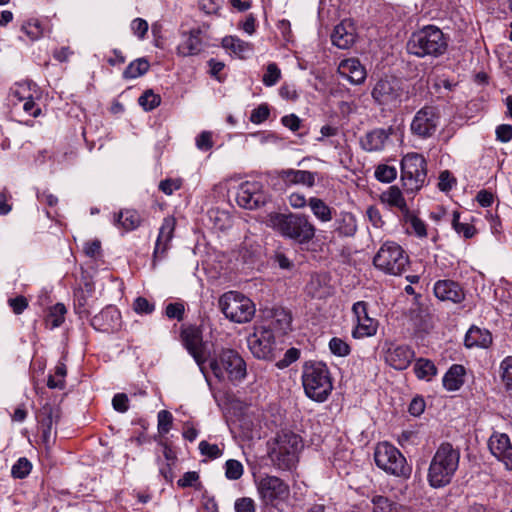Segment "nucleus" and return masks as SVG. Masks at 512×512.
I'll use <instances>...</instances> for the list:
<instances>
[{
	"label": "nucleus",
	"mask_w": 512,
	"mask_h": 512,
	"mask_svg": "<svg viewBox=\"0 0 512 512\" xmlns=\"http://www.w3.org/2000/svg\"><path fill=\"white\" fill-rule=\"evenodd\" d=\"M257 493L265 505H275L285 500L290 493L289 485L281 478L265 474L255 481Z\"/></svg>",
	"instance_id": "12"
},
{
	"label": "nucleus",
	"mask_w": 512,
	"mask_h": 512,
	"mask_svg": "<svg viewBox=\"0 0 512 512\" xmlns=\"http://www.w3.org/2000/svg\"><path fill=\"white\" fill-rule=\"evenodd\" d=\"M234 509L235 512H256V504L250 497H241L235 501Z\"/></svg>",
	"instance_id": "59"
},
{
	"label": "nucleus",
	"mask_w": 512,
	"mask_h": 512,
	"mask_svg": "<svg viewBox=\"0 0 512 512\" xmlns=\"http://www.w3.org/2000/svg\"><path fill=\"white\" fill-rule=\"evenodd\" d=\"M161 98L158 94H155L152 90L145 91L138 99L139 105L145 111H151L160 105Z\"/></svg>",
	"instance_id": "46"
},
{
	"label": "nucleus",
	"mask_w": 512,
	"mask_h": 512,
	"mask_svg": "<svg viewBox=\"0 0 512 512\" xmlns=\"http://www.w3.org/2000/svg\"><path fill=\"white\" fill-rule=\"evenodd\" d=\"M133 308L138 314H151L155 310V305L145 297H137L134 300Z\"/></svg>",
	"instance_id": "56"
},
{
	"label": "nucleus",
	"mask_w": 512,
	"mask_h": 512,
	"mask_svg": "<svg viewBox=\"0 0 512 512\" xmlns=\"http://www.w3.org/2000/svg\"><path fill=\"white\" fill-rule=\"evenodd\" d=\"M199 451L201 455L209 459H217L223 454V449H221L217 444H211L205 440L199 443Z\"/></svg>",
	"instance_id": "51"
},
{
	"label": "nucleus",
	"mask_w": 512,
	"mask_h": 512,
	"mask_svg": "<svg viewBox=\"0 0 512 512\" xmlns=\"http://www.w3.org/2000/svg\"><path fill=\"white\" fill-rule=\"evenodd\" d=\"M38 422L42 432V439L45 444H50L53 439V431L60 419V409L56 406L45 404L37 414Z\"/></svg>",
	"instance_id": "22"
},
{
	"label": "nucleus",
	"mask_w": 512,
	"mask_h": 512,
	"mask_svg": "<svg viewBox=\"0 0 512 512\" xmlns=\"http://www.w3.org/2000/svg\"><path fill=\"white\" fill-rule=\"evenodd\" d=\"M278 175L286 184H301L311 188L315 185V176L317 173L307 170L284 169L281 170Z\"/></svg>",
	"instance_id": "29"
},
{
	"label": "nucleus",
	"mask_w": 512,
	"mask_h": 512,
	"mask_svg": "<svg viewBox=\"0 0 512 512\" xmlns=\"http://www.w3.org/2000/svg\"><path fill=\"white\" fill-rule=\"evenodd\" d=\"M270 115V109L267 104H260L258 107L252 110L250 115V121L254 124H261L267 120Z\"/></svg>",
	"instance_id": "54"
},
{
	"label": "nucleus",
	"mask_w": 512,
	"mask_h": 512,
	"mask_svg": "<svg viewBox=\"0 0 512 512\" xmlns=\"http://www.w3.org/2000/svg\"><path fill=\"white\" fill-rule=\"evenodd\" d=\"M451 222L453 229L466 239H470L476 234V228L472 224L460 222V213L458 211L453 212Z\"/></svg>",
	"instance_id": "43"
},
{
	"label": "nucleus",
	"mask_w": 512,
	"mask_h": 512,
	"mask_svg": "<svg viewBox=\"0 0 512 512\" xmlns=\"http://www.w3.org/2000/svg\"><path fill=\"white\" fill-rule=\"evenodd\" d=\"M373 100L383 109L394 110L407 98V91L397 78L380 79L371 92Z\"/></svg>",
	"instance_id": "10"
},
{
	"label": "nucleus",
	"mask_w": 512,
	"mask_h": 512,
	"mask_svg": "<svg viewBox=\"0 0 512 512\" xmlns=\"http://www.w3.org/2000/svg\"><path fill=\"white\" fill-rule=\"evenodd\" d=\"M91 325L102 331L117 329L120 326V312L113 306L106 307L92 318Z\"/></svg>",
	"instance_id": "27"
},
{
	"label": "nucleus",
	"mask_w": 512,
	"mask_h": 512,
	"mask_svg": "<svg viewBox=\"0 0 512 512\" xmlns=\"http://www.w3.org/2000/svg\"><path fill=\"white\" fill-rule=\"evenodd\" d=\"M427 178V163L419 153H408L401 160V181L409 192L420 190Z\"/></svg>",
	"instance_id": "11"
},
{
	"label": "nucleus",
	"mask_w": 512,
	"mask_h": 512,
	"mask_svg": "<svg viewBox=\"0 0 512 512\" xmlns=\"http://www.w3.org/2000/svg\"><path fill=\"white\" fill-rule=\"evenodd\" d=\"M266 225L286 240L298 245L309 244L315 237L316 227L309 217L300 213L268 214Z\"/></svg>",
	"instance_id": "1"
},
{
	"label": "nucleus",
	"mask_w": 512,
	"mask_h": 512,
	"mask_svg": "<svg viewBox=\"0 0 512 512\" xmlns=\"http://www.w3.org/2000/svg\"><path fill=\"white\" fill-rule=\"evenodd\" d=\"M373 512H399V505L385 496L376 495L371 500Z\"/></svg>",
	"instance_id": "42"
},
{
	"label": "nucleus",
	"mask_w": 512,
	"mask_h": 512,
	"mask_svg": "<svg viewBox=\"0 0 512 512\" xmlns=\"http://www.w3.org/2000/svg\"><path fill=\"white\" fill-rule=\"evenodd\" d=\"M434 295L441 301H449L455 304L465 299V292L459 283L452 280H438L434 284Z\"/></svg>",
	"instance_id": "24"
},
{
	"label": "nucleus",
	"mask_w": 512,
	"mask_h": 512,
	"mask_svg": "<svg viewBox=\"0 0 512 512\" xmlns=\"http://www.w3.org/2000/svg\"><path fill=\"white\" fill-rule=\"evenodd\" d=\"M465 367L460 364L452 365L443 376V386L448 391H457L464 384Z\"/></svg>",
	"instance_id": "32"
},
{
	"label": "nucleus",
	"mask_w": 512,
	"mask_h": 512,
	"mask_svg": "<svg viewBox=\"0 0 512 512\" xmlns=\"http://www.w3.org/2000/svg\"><path fill=\"white\" fill-rule=\"evenodd\" d=\"M381 201L389 206L400 209L402 212L408 213L406 200L397 186H390L385 192H383L381 194Z\"/></svg>",
	"instance_id": "36"
},
{
	"label": "nucleus",
	"mask_w": 512,
	"mask_h": 512,
	"mask_svg": "<svg viewBox=\"0 0 512 512\" xmlns=\"http://www.w3.org/2000/svg\"><path fill=\"white\" fill-rule=\"evenodd\" d=\"M406 222L410 225L411 229L418 237H426L427 230L425 223L413 214L407 216Z\"/></svg>",
	"instance_id": "55"
},
{
	"label": "nucleus",
	"mask_w": 512,
	"mask_h": 512,
	"mask_svg": "<svg viewBox=\"0 0 512 512\" xmlns=\"http://www.w3.org/2000/svg\"><path fill=\"white\" fill-rule=\"evenodd\" d=\"M356 39L355 27L349 20L335 26L331 35L332 43L340 49H348Z\"/></svg>",
	"instance_id": "26"
},
{
	"label": "nucleus",
	"mask_w": 512,
	"mask_h": 512,
	"mask_svg": "<svg viewBox=\"0 0 512 512\" xmlns=\"http://www.w3.org/2000/svg\"><path fill=\"white\" fill-rule=\"evenodd\" d=\"M496 138L502 143L512 140V126L509 124H501L496 128Z\"/></svg>",
	"instance_id": "64"
},
{
	"label": "nucleus",
	"mask_w": 512,
	"mask_h": 512,
	"mask_svg": "<svg viewBox=\"0 0 512 512\" xmlns=\"http://www.w3.org/2000/svg\"><path fill=\"white\" fill-rule=\"evenodd\" d=\"M374 460L378 468L390 475L408 478L411 474L412 468L408 465L406 458L388 442H380L376 445Z\"/></svg>",
	"instance_id": "7"
},
{
	"label": "nucleus",
	"mask_w": 512,
	"mask_h": 512,
	"mask_svg": "<svg viewBox=\"0 0 512 512\" xmlns=\"http://www.w3.org/2000/svg\"><path fill=\"white\" fill-rule=\"evenodd\" d=\"M409 260L403 248L393 241L385 242L373 258L374 266L390 275H401Z\"/></svg>",
	"instance_id": "9"
},
{
	"label": "nucleus",
	"mask_w": 512,
	"mask_h": 512,
	"mask_svg": "<svg viewBox=\"0 0 512 512\" xmlns=\"http://www.w3.org/2000/svg\"><path fill=\"white\" fill-rule=\"evenodd\" d=\"M21 29L31 40H37L43 35V28L37 20L28 21Z\"/></svg>",
	"instance_id": "53"
},
{
	"label": "nucleus",
	"mask_w": 512,
	"mask_h": 512,
	"mask_svg": "<svg viewBox=\"0 0 512 512\" xmlns=\"http://www.w3.org/2000/svg\"><path fill=\"white\" fill-rule=\"evenodd\" d=\"M225 477L229 480H238L244 473L242 463L235 459H229L225 462Z\"/></svg>",
	"instance_id": "47"
},
{
	"label": "nucleus",
	"mask_w": 512,
	"mask_h": 512,
	"mask_svg": "<svg viewBox=\"0 0 512 512\" xmlns=\"http://www.w3.org/2000/svg\"><path fill=\"white\" fill-rule=\"evenodd\" d=\"M157 420H158V432L162 435L167 434L172 427V421H173L172 414L167 410H161L158 412Z\"/></svg>",
	"instance_id": "52"
},
{
	"label": "nucleus",
	"mask_w": 512,
	"mask_h": 512,
	"mask_svg": "<svg viewBox=\"0 0 512 512\" xmlns=\"http://www.w3.org/2000/svg\"><path fill=\"white\" fill-rule=\"evenodd\" d=\"M464 344L467 348H488L492 344V334L487 329L472 326L465 335Z\"/></svg>",
	"instance_id": "30"
},
{
	"label": "nucleus",
	"mask_w": 512,
	"mask_h": 512,
	"mask_svg": "<svg viewBox=\"0 0 512 512\" xmlns=\"http://www.w3.org/2000/svg\"><path fill=\"white\" fill-rule=\"evenodd\" d=\"M219 307L225 317L235 323H247L255 315V305L250 298L237 291H228L219 298Z\"/></svg>",
	"instance_id": "8"
},
{
	"label": "nucleus",
	"mask_w": 512,
	"mask_h": 512,
	"mask_svg": "<svg viewBox=\"0 0 512 512\" xmlns=\"http://www.w3.org/2000/svg\"><path fill=\"white\" fill-rule=\"evenodd\" d=\"M150 64L145 58L132 61L123 72L126 79H135L144 75L149 70Z\"/></svg>",
	"instance_id": "40"
},
{
	"label": "nucleus",
	"mask_w": 512,
	"mask_h": 512,
	"mask_svg": "<svg viewBox=\"0 0 512 512\" xmlns=\"http://www.w3.org/2000/svg\"><path fill=\"white\" fill-rule=\"evenodd\" d=\"M352 312L357 324L352 330L355 339L374 336L378 330V321L368 314V304L365 301H358L353 304Z\"/></svg>",
	"instance_id": "19"
},
{
	"label": "nucleus",
	"mask_w": 512,
	"mask_h": 512,
	"mask_svg": "<svg viewBox=\"0 0 512 512\" xmlns=\"http://www.w3.org/2000/svg\"><path fill=\"white\" fill-rule=\"evenodd\" d=\"M448 42L444 33L434 25H427L411 34L407 51L417 57H438L447 50Z\"/></svg>",
	"instance_id": "4"
},
{
	"label": "nucleus",
	"mask_w": 512,
	"mask_h": 512,
	"mask_svg": "<svg viewBox=\"0 0 512 512\" xmlns=\"http://www.w3.org/2000/svg\"><path fill=\"white\" fill-rule=\"evenodd\" d=\"M32 469L31 462L25 458H19L16 463L12 466L11 475L16 479H23L29 475Z\"/></svg>",
	"instance_id": "48"
},
{
	"label": "nucleus",
	"mask_w": 512,
	"mask_h": 512,
	"mask_svg": "<svg viewBox=\"0 0 512 512\" xmlns=\"http://www.w3.org/2000/svg\"><path fill=\"white\" fill-rule=\"evenodd\" d=\"M397 176V170L394 166L386 164L379 165L375 170V177L381 182H391Z\"/></svg>",
	"instance_id": "50"
},
{
	"label": "nucleus",
	"mask_w": 512,
	"mask_h": 512,
	"mask_svg": "<svg viewBox=\"0 0 512 512\" xmlns=\"http://www.w3.org/2000/svg\"><path fill=\"white\" fill-rule=\"evenodd\" d=\"M175 228V217L167 216L163 219L153 251V263L166 256L167 251L171 248V241L174 237Z\"/></svg>",
	"instance_id": "21"
},
{
	"label": "nucleus",
	"mask_w": 512,
	"mask_h": 512,
	"mask_svg": "<svg viewBox=\"0 0 512 512\" xmlns=\"http://www.w3.org/2000/svg\"><path fill=\"white\" fill-rule=\"evenodd\" d=\"M67 309L64 304L57 303L48 309L45 318L46 325L51 329L59 327L65 320Z\"/></svg>",
	"instance_id": "39"
},
{
	"label": "nucleus",
	"mask_w": 512,
	"mask_h": 512,
	"mask_svg": "<svg viewBox=\"0 0 512 512\" xmlns=\"http://www.w3.org/2000/svg\"><path fill=\"white\" fill-rule=\"evenodd\" d=\"M414 373L418 379L430 381L437 374V368L431 360L419 358L415 361Z\"/></svg>",
	"instance_id": "38"
},
{
	"label": "nucleus",
	"mask_w": 512,
	"mask_h": 512,
	"mask_svg": "<svg viewBox=\"0 0 512 512\" xmlns=\"http://www.w3.org/2000/svg\"><path fill=\"white\" fill-rule=\"evenodd\" d=\"M236 201L240 207L251 210L264 205L267 195L260 182L246 181L239 186Z\"/></svg>",
	"instance_id": "17"
},
{
	"label": "nucleus",
	"mask_w": 512,
	"mask_h": 512,
	"mask_svg": "<svg viewBox=\"0 0 512 512\" xmlns=\"http://www.w3.org/2000/svg\"><path fill=\"white\" fill-rule=\"evenodd\" d=\"M440 123V113L434 106H424L418 110L410 124V131L415 137L426 140L433 137Z\"/></svg>",
	"instance_id": "13"
},
{
	"label": "nucleus",
	"mask_w": 512,
	"mask_h": 512,
	"mask_svg": "<svg viewBox=\"0 0 512 512\" xmlns=\"http://www.w3.org/2000/svg\"><path fill=\"white\" fill-rule=\"evenodd\" d=\"M281 123L283 126L291 130L292 132H296L301 127V119L296 114L285 115L281 118Z\"/></svg>",
	"instance_id": "63"
},
{
	"label": "nucleus",
	"mask_w": 512,
	"mask_h": 512,
	"mask_svg": "<svg viewBox=\"0 0 512 512\" xmlns=\"http://www.w3.org/2000/svg\"><path fill=\"white\" fill-rule=\"evenodd\" d=\"M66 374V365L62 362H59L55 367L54 375H50L48 377L47 386L51 389H63L65 386Z\"/></svg>",
	"instance_id": "41"
},
{
	"label": "nucleus",
	"mask_w": 512,
	"mask_h": 512,
	"mask_svg": "<svg viewBox=\"0 0 512 512\" xmlns=\"http://www.w3.org/2000/svg\"><path fill=\"white\" fill-rule=\"evenodd\" d=\"M338 73L352 84H361L366 79V70L356 58L342 60L338 65Z\"/></svg>",
	"instance_id": "25"
},
{
	"label": "nucleus",
	"mask_w": 512,
	"mask_h": 512,
	"mask_svg": "<svg viewBox=\"0 0 512 512\" xmlns=\"http://www.w3.org/2000/svg\"><path fill=\"white\" fill-rule=\"evenodd\" d=\"M302 448L303 441L298 434L292 431H282L270 444L268 455L276 469L292 471L297 466Z\"/></svg>",
	"instance_id": "3"
},
{
	"label": "nucleus",
	"mask_w": 512,
	"mask_h": 512,
	"mask_svg": "<svg viewBox=\"0 0 512 512\" xmlns=\"http://www.w3.org/2000/svg\"><path fill=\"white\" fill-rule=\"evenodd\" d=\"M460 451L448 442L440 444L433 455L427 472L430 487L439 489L448 486L458 470Z\"/></svg>",
	"instance_id": "2"
},
{
	"label": "nucleus",
	"mask_w": 512,
	"mask_h": 512,
	"mask_svg": "<svg viewBox=\"0 0 512 512\" xmlns=\"http://www.w3.org/2000/svg\"><path fill=\"white\" fill-rule=\"evenodd\" d=\"M334 226L340 237H353L357 231V220L351 212L342 211L335 219Z\"/></svg>",
	"instance_id": "31"
},
{
	"label": "nucleus",
	"mask_w": 512,
	"mask_h": 512,
	"mask_svg": "<svg viewBox=\"0 0 512 512\" xmlns=\"http://www.w3.org/2000/svg\"><path fill=\"white\" fill-rule=\"evenodd\" d=\"M299 357L300 350L292 347L285 352L283 358L277 362L276 366L280 369L286 368L297 361Z\"/></svg>",
	"instance_id": "58"
},
{
	"label": "nucleus",
	"mask_w": 512,
	"mask_h": 512,
	"mask_svg": "<svg viewBox=\"0 0 512 512\" xmlns=\"http://www.w3.org/2000/svg\"><path fill=\"white\" fill-rule=\"evenodd\" d=\"M500 377L505 388L512 390V356H507L501 361Z\"/></svg>",
	"instance_id": "45"
},
{
	"label": "nucleus",
	"mask_w": 512,
	"mask_h": 512,
	"mask_svg": "<svg viewBox=\"0 0 512 512\" xmlns=\"http://www.w3.org/2000/svg\"><path fill=\"white\" fill-rule=\"evenodd\" d=\"M302 385L305 394L316 402L327 400L333 389L328 367L322 362H305L302 370Z\"/></svg>",
	"instance_id": "5"
},
{
	"label": "nucleus",
	"mask_w": 512,
	"mask_h": 512,
	"mask_svg": "<svg viewBox=\"0 0 512 512\" xmlns=\"http://www.w3.org/2000/svg\"><path fill=\"white\" fill-rule=\"evenodd\" d=\"M281 79V70L278 65L274 62H271L267 65L266 71L262 77V83L266 87H272L276 85Z\"/></svg>",
	"instance_id": "44"
},
{
	"label": "nucleus",
	"mask_w": 512,
	"mask_h": 512,
	"mask_svg": "<svg viewBox=\"0 0 512 512\" xmlns=\"http://www.w3.org/2000/svg\"><path fill=\"white\" fill-rule=\"evenodd\" d=\"M292 316L291 313L282 308H274L271 311V324L274 329L282 334H286L291 330Z\"/></svg>",
	"instance_id": "34"
},
{
	"label": "nucleus",
	"mask_w": 512,
	"mask_h": 512,
	"mask_svg": "<svg viewBox=\"0 0 512 512\" xmlns=\"http://www.w3.org/2000/svg\"><path fill=\"white\" fill-rule=\"evenodd\" d=\"M115 223L123 227L126 231H132L141 224V217L136 210L126 209L120 211Z\"/></svg>",
	"instance_id": "37"
},
{
	"label": "nucleus",
	"mask_w": 512,
	"mask_h": 512,
	"mask_svg": "<svg viewBox=\"0 0 512 512\" xmlns=\"http://www.w3.org/2000/svg\"><path fill=\"white\" fill-rule=\"evenodd\" d=\"M185 307L180 302L169 303L166 306L165 314L170 319L181 321L184 317Z\"/></svg>",
	"instance_id": "57"
},
{
	"label": "nucleus",
	"mask_w": 512,
	"mask_h": 512,
	"mask_svg": "<svg viewBox=\"0 0 512 512\" xmlns=\"http://www.w3.org/2000/svg\"><path fill=\"white\" fill-rule=\"evenodd\" d=\"M308 206L314 217L321 222H329L333 218V209L329 207L322 199L311 197L308 199Z\"/></svg>",
	"instance_id": "35"
},
{
	"label": "nucleus",
	"mask_w": 512,
	"mask_h": 512,
	"mask_svg": "<svg viewBox=\"0 0 512 512\" xmlns=\"http://www.w3.org/2000/svg\"><path fill=\"white\" fill-rule=\"evenodd\" d=\"M181 184L179 179H166L160 182L159 189L166 195H172L180 189Z\"/></svg>",
	"instance_id": "61"
},
{
	"label": "nucleus",
	"mask_w": 512,
	"mask_h": 512,
	"mask_svg": "<svg viewBox=\"0 0 512 512\" xmlns=\"http://www.w3.org/2000/svg\"><path fill=\"white\" fill-rule=\"evenodd\" d=\"M202 50L201 30L192 29L188 33L182 34V41L177 46V53L180 56L197 55Z\"/></svg>",
	"instance_id": "28"
},
{
	"label": "nucleus",
	"mask_w": 512,
	"mask_h": 512,
	"mask_svg": "<svg viewBox=\"0 0 512 512\" xmlns=\"http://www.w3.org/2000/svg\"><path fill=\"white\" fill-rule=\"evenodd\" d=\"M222 46L241 59L247 58L253 51V46L251 43L246 42L236 36L224 37L222 39Z\"/></svg>",
	"instance_id": "33"
},
{
	"label": "nucleus",
	"mask_w": 512,
	"mask_h": 512,
	"mask_svg": "<svg viewBox=\"0 0 512 512\" xmlns=\"http://www.w3.org/2000/svg\"><path fill=\"white\" fill-rule=\"evenodd\" d=\"M212 132L202 131L196 137V147L201 151H208L213 147Z\"/></svg>",
	"instance_id": "60"
},
{
	"label": "nucleus",
	"mask_w": 512,
	"mask_h": 512,
	"mask_svg": "<svg viewBox=\"0 0 512 512\" xmlns=\"http://www.w3.org/2000/svg\"><path fill=\"white\" fill-rule=\"evenodd\" d=\"M415 358V351L406 344L385 342L384 360L387 365L395 370L407 369Z\"/></svg>",
	"instance_id": "18"
},
{
	"label": "nucleus",
	"mask_w": 512,
	"mask_h": 512,
	"mask_svg": "<svg viewBox=\"0 0 512 512\" xmlns=\"http://www.w3.org/2000/svg\"><path fill=\"white\" fill-rule=\"evenodd\" d=\"M329 348L334 355L339 357H345L349 355L351 351L349 344L338 337H333L329 341Z\"/></svg>",
	"instance_id": "49"
},
{
	"label": "nucleus",
	"mask_w": 512,
	"mask_h": 512,
	"mask_svg": "<svg viewBox=\"0 0 512 512\" xmlns=\"http://www.w3.org/2000/svg\"><path fill=\"white\" fill-rule=\"evenodd\" d=\"M209 367L219 381H241L246 376L245 361L232 349H223L217 357L210 360Z\"/></svg>",
	"instance_id": "6"
},
{
	"label": "nucleus",
	"mask_w": 512,
	"mask_h": 512,
	"mask_svg": "<svg viewBox=\"0 0 512 512\" xmlns=\"http://www.w3.org/2000/svg\"><path fill=\"white\" fill-rule=\"evenodd\" d=\"M274 334L270 328L256 327L247 338L248 348L258 359H269L273 355Z\"/></svg>",
	"instance_id": "16"
},
{
	"label": "nucleus",
	"mask_w": 512,
	"mask_h": 512,
	"mask_svg": "<svg viewBox=\"0 0 512 512\" xmlns=\"http://www.w3.org/2000/svg\"><path fill=\"white\" fill-rule=\"evenodd\" d=\"M181 340L184 347L193 357L199 366L200 371L207 379L205 363L208 360L209 355L206 351L201 331L194 326L187 327L181 331Z\"/></svg>",
	"instance_id": "15"
},
{
	"label": "nucleus",
	"mask_w": 512,
	"mask_h": 512,
	"mask_svg": "<svg viewBox=\"0 0 512 512\" xmlns=\"http://www.w3.org/2000/svg\"><path fill=\"white\" fill-rule=\"evenodd\" d=\"M488 448L507 470L512 471V443L507 434L493 432L488 440Z\"/></svg>",
	"instance_id": "20"
},
{
	"label": "nucleus",
	"mask_w": 512,
	"mask_h": 512,
	"mask_svg": "<svg viewBox=\"0 0 512 512\" xmlns=\"http://www.w3.org/2000/svg\"><path fill=\"white\" fill-rule=\"evenodd\" d=\"M83 250L86 256L96 258L101 255V242L98 239L88 241L84 244Z\"/></svg>",
	"instance_id": "62"
},
{
	"label": "nucleus",
	"mask_w": 512,
	"mask_h": 512,
	"mask_svg": "<svg viewBox=\"0 0 512 512\" xmlns=\"http://www.w3.org/2000/svg\"><path fill=\"white\" fill-rule=\"evenodd\" d=\"M393 133V128H375L360 139V146L367 152H379L385 149Z\"/></svg>",
	"instance_id": "23"
},
{
	"label": "nucleus",
	"mask_w": 512,
	"mask_h": 512,
	"mask_svg": "<svg viewBox=\"0 0 512 512\" xmlns=\"http://www.w3.org/2000/svg\"><path fill=\"white\" fill-rule=\"evenodd\" d=\"M8 101L13 109H22L28 116L36 118L41 114V107L33 100L30 82L16 83L12 86L8 94Z\"/></svg>",
	"instance_id": "14"
}]
</instances>
